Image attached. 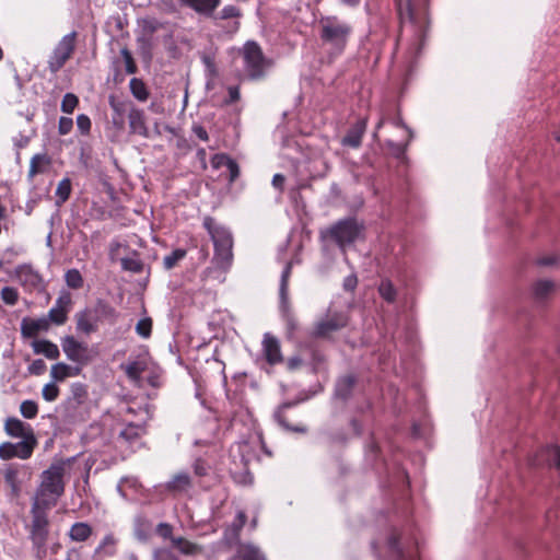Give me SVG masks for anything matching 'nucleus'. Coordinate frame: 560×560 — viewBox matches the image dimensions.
I'll return each instance as SVG.
<instances>
[{
	"instance_id": "obj_6",
	"label": "nucleus",
	"mask_w": 560,
	"mask_h": 560,
	"mask_svg": "<svg viewBox=\"0 0 560 560\" xmlns=\"http://www.w3.org/2000/svg\"><path fill=\"white\" fill-rule=\"evenodd\" d=\"M241 55L243 58L244 71L250 80H258L265 75L270 66L269 60L262 52L261 47L254 40L244 44Z\"/></svg>"
},
{
	"instance_id": "obj_1",
	"label": "nucleus",
	"mask_w": 560,
	"mask_h": 560,
	"mask_svg": "<svg viewBox=\"0 0 560 560\" xmlns=\"http://www.w3.org/2000/svg\"><path fill=\"white\" fill-rule=\"evenodd\" d=\"M397 9L401 28L404 30L409 24L413 34L412 43L408 50L409 54L417 58L425 43V38L429 31V15L428 10L423 8H417L411 0H394Z\"/></svg>"
},
{
	"instance_id": "obj_14",
	"label": "nucleus",
	"mask_w": 560,
	"mask_h": 560,
	"mask_svg": "<svg viewBox=\"0 0 560 560\" xmlns=\"http://www.w3.org/2000/svg\"><path fill=\"white\" fill-rule=\"evenodd\" d=\"M15 276L20 284L28 292H44L46 283L42 275L31 265H19L15 268Z\"/></svg>"
},
{
	"instance_id": "obj_15",
	"label": "nucleus",
	"mask_w": 560,
	"mask_h": 560,
	"mask_svg": "<svg viewBox=\"0 0 560 560\" xmlns=\"http://www.w3.org/2000/svg\"><path fill=\"white\" fill-rule=\"evenodd\" d=\"M292 270V262L289 261L285 264L281 278H280V285H279V296H280V303H281V312L283 315V318L287 323L288 328L293 331L296 328V320L294 316L291 314L289 310L288 304V285H289V279L291 276Z\"/></svg>"
},
{
	"instance_id": "obj_2",
	"label": "nucleus",
	"mask_w": 560,
	"mask_h": 560,
	"mask_svg": "<svg viewBox=\"0 0 560 560\" xmlns=\"http://www.w3.org/2000/svg\"><path fill=\"white\" fill-rule=\"evenodd\" d=\"M65 465L51 464L40 474V482L36 488L33 504L43 508H54L65 493Z\"/></svg>"
},
{
	"instance_id": "obj_10",
	"label": "nucleus",
	"mask_w": 560,
	"mask_h": 560,
	"mask_svg": "<svg viewBox=\"0 0 560 560\" xmlns=\"http://www.w3.org/2000/svg\"><path fill=\"white\" fill-rule=\"evenodd\" d=\"M242 10L233 4L224 5L219 12L210 16L213 25L224 35L233 36L241 27Z\"/></svg>"
},
{
	"instance_id": "obj_58",
	"label": "nucleus",
	"mask_w": 560,
	"mask_h": 560,
	"mask_svg": "<svg viewBox=\"0 0 560 560\" xmlns=\"http://www.w3.org/2000/svg\"><path fill=\"white\" fill-rule=\"evenodd\" d=\"M156 534L164 539L172 540V538H174L173 537V526L168 523L162 522L156 526Z\"/></svg>"
},
{
	"instance_id": "obj_31",
	"label": "nucleus",
	"mask_w": 560,
	"mask_h": 560,
	"mask_svg": "<svg viewBox=\"0 0 560 560\" xmlns=\"http://www.w3.org/2000/svg\"><path fill=\"white\" fill-rule=\"evenodd\" d=\"M50 164V159L47 154H35L30 162L28 178H33L37 174H43L47 171Z\"/></svg>"
},
{
	"instance_id": "obj_5",
	"label": "nucleus",
	"mask_w": 560,
	"mask_h": 560,
	"mask_svg": "<svg viewBox=\"0 0 560 560\" xmlns=\"http://www.w3.org/2000/svg\"><path fill=\"white\" fill-rule=\"evenodd\" d=\"M203 226L213 242V262L215 267L223 270L228 269L233 260L232 233L226 228L219 225L211 217L205 218Z\"/></svg>"
},
{
	"instance_id": "obj_29",
	"label": "nucleus",
	"mask_w": 560,
	"mask_h": 560,
	"mask_svg": "<svg viewBox=\"0 0 560 560\" xmlns=\"http://www.w3.org/2000/svg\"><path fill=\"white\" fill-rule=\"evenodd\" d=\"M238 560H267L261 550L253 544H241L236 551Z\"/></svg>"
},
{
	"instance_id": "obj_53",
	"label": "nucleus",
	"mask_w": 560,
	"mask_h": 560,
	"mask_svg": "<svg viewBox=\"0 0 560 560\" xmlns=\"http://www.w3.org/2000/svg\"><path fill=\"white\" fill-rule=\"evenodd\" d=\"M406 145L401 143H396L392 140L386 141V147L389 150L390 154L396 159H402L406 153Z\"/></svg>"
},
{
	"instance_id": "obj_22",
	"label": "nucleus",
	"mask_w": 560,
	"mask_h": 560,
	"mask_svg": "<svg viewBox=\"0 0 560 560\" xmlns=\"http://www.w3.org/2000/svg\"><path fill=\"white\" fill-rule=\"evenodd\" d=\"M4 431L8 435L12 438H19L22 440H26L28 435H35L32 427L22 420L11 417L8 418L4 423Z\"/></svg>"
},
{
	"instance_id": "obj_36",
	"label": "nucleus",
	"mask_w": 560,
	"mask_h": 560,
	"mask_svg": "<svg viewBox=\"0 0 560 560\" xmlns=\"http://www.w3.org/2000/svg\"><path fill=\"white\" fill-rule=\"evenodd\" d=\"M4 482L10 488L13 497H19L21 492V482L19 480V474L16 469L8 468L4 471Z\"/></svg>"
},
{
	"instance_id": "obj_35",
	"label": "nucleus",
	"mask_w": 560,
	"mask_h": 560,
	"mask_svg": "<svg viewBox=\"0 0 560 560\" xmlns=\"http://www.w3.org/2000/svg\"><path fill=\"white\" fill-rule=\"evenodd\" d=\"M129 89L135 98L145 102L149 97V91L141 79L132 78L129 82Z\"/></svg>"
},
{
	"instance_id": "obj_23",
	"label": "nucleus",
	"mask_w": 560,
	"mask_h": 560,
	"mask_svg": "<svg viewBox=\"0 0 560 560\" xmlns=\"http://www.w3.org/2000/svg\"><path fill=\"white\" fill-rule=\"evenodd\" d=\"M31 346L35 354H43L48 360H57L60 357L58 346L48 339H35Z\"/></svg>"
},
{
	"instance_id": "obj_64",
	"label": "nucleus",
	"mask_w": 560,
	"mask_h": 560,
	"mask_svg": "<svg viewBox=\"0 0 560 560\" xmlns=\"http://www.w3.org/2000/svg\"><path fill=\"white\" fill-rule=\"evenodd\" d=\"M160 560H178L174 555L164 549H158L154 551V559Z\"/></svg>"
},
{
	"instance_id": "obj_44",
	"label": "nucleus",
	"mask_w": 560,
	"mask_h": 560,
	"mask_svg": "<svg viewBox=\"0 0 560 560\" xmlns=\"http://www.w3.org/2000/svg\"><path fill=\"white\" fill-rule=\"evenodd\" d=\"M20 411L25 419H34L38 413V406L34 400H24L20 406Z\"/></svg>"
},
{
	"instance_id": "obj_27",
	"label": "nucleus",
	"mask_w": 560,
	"mask_h": 560,
	"mask_svg": "<svg viewBox=\"0 0 560 560\" xmlns=\"http://www.w3.org/2000/svg\"><path fill=\"white\" fill-rule=\"evenodd\" d=\"M80 368H72L63 362L54 364L50 369V376L55 382H62L68 377L80 374Z\"/></svg>"
},
{
	"instance_id": "obj_48",
	"label": "nucleus",
	"mask_w": 560,
	"mask_h": 560,
	"mask_svg": "<svg viewBox=\"0 0 560 560\" xmlns=\"http://www.w3.org/2000/svg\"><path fill=\"white\" fill-rule=\"evenodd\" d=\"M121 266L125 270L133 273H140L143 270V262L137 258H122Z\"/></svg>"
},
{
	"instance_id": "obj_56",
	"label": "nucleus",
	"mask_w": 560,
	"mask_h": 560,
	"mask_svg": "<svg viewBox=\"0 0 560 560\" xmlns=\"http://www.w3.org/2000/svg\"><path fill=\"white\" fill-rule=\"evenodd\" d=\"M192 468H194V474L197 477H205L208 475L210 466L203 459L198 458L195 460Z\"/></svg>"
},
{
	"instance_id": "obj_59",
	"label": "nucleus",
	"mask_w": 560,
	"mask_h": 560,
	"mask_svg": "<svg viewBox=\"0 0 560 560\" xmlns=\"http://www.w3.org/2000/svg\"><path fill=\"white\" fill-rule=\"evenodd\" d=\"M358 285V277L355 273H351L343 279V290L348 292H353Z\"/></svg>"
},
{
	"instance_id": "obj_45",
	"label": "nucleus",
	"mask_w": 560,
	"mask_h": 560,
	"mask_svg": "<svg viewBox=\"0 0 560 560\" xmlns=\"http://www.w3.org/2000/svg\"><path fill=\"white\" fill-rule=\"evenodd\" d=\"M1 300L7 305L13 306L19 301V291L13 287H4L1 290Z\"/></svg>"
},
{
	"instance_id": "obj_34",
	"label": "nucleus",
	"mask_w": 560,
	"mask_h": 560,
	"mask_svg": "<svg viewBox=\"0 0 560 560\" xmlns=\"http://www.w3.org/2000/svg\"><path fill=\"white\" fill-rule=\"evenodd\" d=\"M378 294L387 303L392 304L396 301L397 290L389 279H382L377 288Z\"/></svg>"
},
{
	"instance_id": "obj_57",
	"label": "nucleus",
	"mask_w": 560,
	"mask_h": 560,
	"mask_svg": "<svg viewBox=\"0 0 560 560\" xmlns=\"http://www.w3.org/2000/svg\"><path fill=\"white\" fill-rule=\"evenodd\" d=\"M225 167L229 172V179L231 183H233L240 176V166L235 160L229 158L228 162L225 163Z\"/></svg>"
},
{
	"instance_id": "obj_38",
	"label": "nucleus",
	"mask_w": 560,
	"mask_h": 560,
	"mask_svg": "<svg viewBox=\"0 0 560 560\" xmlns=\"http://www.w3.org/2000/svg\"><path fill=\"white\" fill-rule=\"evenodd\" d=\"M172 544L179 549L183 555H195L200 551V547L183 537L172 538Z\"/></svg>"
},
{
	"instance_id": "obj_62",
	"label": "nucleus",
	"mask_w": 560,
	"mask_h": 560,
	"mask_svg": "<svg viewBox=\"0 0 560 560\" xmlns=\"http://www.w3.org/2000/svg\"><path fill=\"white\" fill-rule=\"evenodd\" d=\"M192 133L200 140L207 141L209 139L208 132L205 127L201 125L195 124L192 125Z\"/></svg>"
},
{
	"instance_id": "obj_16",
	"label": "nucleus",
	"mask_w": 560,
	"mask_h": 560,
	"mask_svg": "<svg viewBox=\"0 0 560 560\" xmlns=\"http://www.w3.org/2000/svg\"><path fill=\"white\" fill-rule=\"evenodd\" d=\"M348 324V318L343 314H334L315 326L314 336L318 338L328 337L331 332L337 331Z\"/></svg>"
},
{
	"instance_id": "obj_43",
	"label": "nucleus",
	"mask_w": 560,
	"mask_h": 560,
	"mask_svg": "<svg viewBox=\"0 0 560 560\" xmlns=\"http://www.w3.org/2000/svg\"><path fill=\"white\" fill-rule=\"evenodd\" d=\"M78 104H79L78 96L73 93H67L63 95V98L61 101V105H60L61 112H63L65 114H72L73 110L75 109V107L78 106Z\"/></svg>"
},
{
	"instance_id": "obj_37",
	"label": "nucleus",
	"mask_w": 560,
	"mask_h": 560,
	"mask_svg": "<svg viewBox=\"0 0 560 560\" xmlns=\"http://www.w3.org/2000/svg\"><path fill=\"white\" fill-rule=\"evenodd\" d=\"M71 190L72 186L70 178L66 177L61 179L56 189V203L59 206L65 203L69 199Z\"/></svg>"
},
{
	"instance_id": "obj_13",
	"label": "nucleus",
	"mask_w": 560,
	"mask_h": 560,
	"mask_svg": "<svg viewBox=\"0 0 560 560\" xmlns=\"http://www.w3.org/2000/svg\"><path fill=\"white\" fill-rule=\"evenodd\" d=\"M73 301L69 291L62 290L55 301L54 306L48 311L46 318L56 326L65 325L69 313L72 310Z\"/></svg>"
},
{
	"instance_id": "obj_42",
	"label": "nucleus",
	"mask_w": 560,
	"mask_h": 560,
	"mask_svg": "<svg viewBox=\"0 0 560 560\" xmlns=\"http://www.w3.org/2000/svg\"><path fill=\"white\" fill-rule=\"evenodd\" d=\"M150 523L143 518L138 517L135 523V535L139 540L145 541L149 538Z\"/></svg>"
},
{
	"instance_id": "obj_32",
	"label": "nucleus",
	"mask_w": 560,
	"mask_h": 560,
	"mask_svg": "<svg viewBox=\"0 0 560 560\" xmlns=\"http://www.w3.org/2000/svg\"><path fill=\"white\" fill-rule=\"evenodd\" d=\"M555 289V283L551 280H538L533 285V295L535 301L544 302Z\"/></svg>"
},
{
	"instance_id": "obj_11",
	"label": "nucleus",
	"mask_w": 560,
	"mask_h": 560,
	"mask_svg": "<svg viewBox=\"0 0 560 560\" xmlns=\"http://www.w3.org/2000/svg\"><path fill=\"white\" fill-rule=\"evenodd\" d=\"M61 348L67 359L78 365H86L92 361L89 345L77 340L71 335H66L60 339Z\"/></svg>"
},
{
	"instance_id": "obj_50",
	"label": "nucleus",
	"mask_w": 560,
	"mask_h": 560,
	"mask_svg": "<svg viewBox=\"0 0 560 560\" xmlns=\"http://www.w3.org/2000/svg\"><path fill=\"white\" fill-rule=\"evenodd\" d=\"M275 419H276V421L282 428H284L288 431L300 432V433H305L306 432V428L305 427H292V425H290L281 410H278L277 412H275Z\"/></svg>"
},
{
	"instance_id": "obj_26",
	"label": "nucleus",
	"mask_w": 560,
	"mask_h": 560,
	"mask_svg": "<svg viewBox=\"0 0 560 560\" xmlns=\"http://www.w3.org/2000/svg\"><path fill=\"white\" fill-rule=\"evenodd\" d=\"M355 382L357 380L353 375H346L340 377L335 386V396L341 400L349 399Z\"/></svg>"
},
{
	"instance_id": "obj_20",
	"label": "nucleus",
	"mask_w": 560,
	"mask_h": 560,
	"mask_svg": "<svg viewBox=\"0 0 560 560\" xmlns=\"http://www.w3.org/2000/svg\"><path fill=\"white\" fill-rule=\"evenodd\" d=\"M182 7L189 8L199 15L210 19L221 4V0H177Z\"/></svg>"
},
{
	"instance_id": "obj_52",
	"label": "nucleus",
	"mask_w": 560,
	"mask_h": 560,
	"mask_svg": "<svg viewBox=\"0 0 560 560\" xmlns=\"http://www.w3.org/2000/svg\"><path fill=\"white\" fill-rule=\"evenodd\" d=\"M77 127H78V130L82 135H84V136L89 135L91 131V127H92L90 117L85 114L78 115L77 116Z\"/></svg>"
},
{
	"instance_id": "obj_17",
	"label": "nucleus",
	"mask_w": 560,
	"mask_h": 560,
	"mask_svg": "<svg viewBox=\"0 0 560 560\" xmlns=\"http://www.w3.org/2000/svg\"><path fill=\"white\" fill-rule=\"evenodd\" d=\"M129 132L143 138L150 137L143 109L132 106L128 112Z\"/></svg>"
},
{
	"instance_id": "obj_19",
	"label": "nucleus",
	"mask_w": 560,
	"mask_h": 560,
	"mask_svg": "<svg viewBox=\"0 0 560 560\" xmlns=\"http://www.w3.org/2000/svg\"><path fill=\"white\" fill-rule=\"evenodd\" d=\"M368 126V119L361 118L353 124L345 137L341 139V144L343 147H349L352 149H358L362 143V137L365 133Z\"/></svg>"
},
{
	"instance_id": "obj_9",
	"label": "nucleus",
	"mask_w": 560,
	"mask_h": 560,
	"mask_svg": "<svg viewBox=\"0 0 560 560\" xmlns=\"http://www.w3.org/2000/svg\"><path fill=\"white\" fill-rule=\"evenodd\" d=\"M50 508H43L37 504L31 506L32 524L30 530V538L33 546L42 550L46 546V541L49 534V520L47 512Z\"/></svg>"
},
{
	"instance_id": "obj_8",
	"label": "nucleus",
	"mask_w": 560,
	"mask_h": 560,
	"mask_svg": "<svg viewBox=\"0 0 560 560\" xmlns=\"http://www.w3.org/2000/svg\"><path fill=\"white\" fill-rule=\"evenodd\" d=\"M78 33L72 31L56 44L47 60V68L51 74H57L72 57L77 47Z\"/></svg>"
},
{
	"instance_id": "obj_46",
	"label": "nucleus",
	"mask_w": 560,
	"mask_h": 560,
	"mask_svg": "<svg viewBox=\"0 0 560 560\" xmlns=\"http://www.w3.org/2000/svg\"><path fill=\"white\" fill-rule=\"evenodd\" d=\"M136 332L142 338H149L152 332V319L150 317L141 318L136 325Z\"/></svg>"
},
{
	"instance_id": "obj_39",
	"label": "nucleus",
	"mask_w": 560,
	"mask_h": 560,
	"mask_svg": "<svg viewBox=\"0 0 560 560\" xmlns=\"http://www.w3.org/2000/svg\"><path fill=\"white\" fill-rule=\"evenodd\" d=\"M187 255V250L184 248H176L163 258V267L166 270L173 269L178 261L184 259Z\"/></svg>"
},
{
	"instance_id": "obj_55",
	"label": "nucleus",
	"mask_w": 560,
	"mask_h": 560,
	"mask_svg": "<svg viewBox=\"0 0 560 560\" xmlns=\"http://www.w3.org/2000/svg\"><path fill=\"white\" fill-rule=\"evenodd\" d=\"M46 363L42 359L34 360L27 368L28 373L32 375H42L46 372Z\"/></svg>"
},
{
	"instance_id": "obj_40",
	"label": "nucleus",
	"mask_w": 560,
	"mask_h": 560,
	"mask_svg": "<svg viewBox=\"0 0 560 560\" xmlns=\"http://www.w3.org/2000/svg\"><path fill=\"white\" fill-rule=\"evenodd\" d=\"M65 281L66 284L73 290L81 289L84 283L81 272L75 268L66 271Z\"/></svg>"
},
{
	"instance_id": "obj_61",
	"label": "nucleus",
	"mask_w": 560,
	"mask_h": 560,
	"mask_svg": "<svg viewBox=\"0 0 560 560\" xmlns=\"http://www.w3.org/2000/svg\"><path fill=\"white\" fill-rule=\"evenodd\" d=\"M245 523H246V515L244 512L240 511L236 515V521L232 525L235 535H238L240 530L243 528Z\"/></svg>"
},
{
	"instance_id": "obj_54",
	"label": "nucleus",
	"mask_w": 560,
	"mask_h": 560,
	"mask_svg": "<svg viewBox=\"0 0 560 560\" xmlns=\"http://www.w3.org/2000/svg\"><path fill=\"white\" fill-rule=\"evenodd\" d=\"M73 128V120L70 117L61 116L58 121V133L60 136H66L70 133Z\"/></svg>"
},
{
	"instance_id": "obj_60",
	"label": "nucleus",
	"mask_w": 560,
	"mask_h": 560,
	"mask_svg": "<svg viewBox=\"0 0 560 560\" xmlns=\"http://www.w3.org/2000/svg\"><path fill=\"white\" fill-rule=\"evenodd\" d=\"M229 158L230 156L224 153L214 154L211 159V164L213 168H220L225 166V163L228 162Z\"/></svg>"
},
{
	"instance_id": "obj_41",
	"label": "nucleus",
	"mask_w": 560,
	"mask_h": 560,
	"mask_svg": "<svg viewBox=\"0 0 560 560\" xmlns=\"http://www.w3.org/2000/svg\"><path fill=\"white\" fill-rule=\"evenodd\" d=\"M125 373L129 380L138 382L144 371L143 365L138 361H132L124 366Z\"/></svg>"
},
{
	"instance_id": "obj_30",
	"label": "nucleus",
	"mask_w": 560,
	"mask_h": 560,
	"mask_svg": "<svg viewBox=\"0 0 560 560\" xmlns=\"http://www.w3.org/2000/svg\"><path fill=\"white\" fill-rule=\"evenodd\" d=\"M92 527L85 522L74 523L69 530V537L72 541L83 542L86 541L92 535Z\"/></svg>"
},
{
	"instance_id": "obj_47",
	"label": "nucleus",
	"mask_w": 560,
	"mask_h": 560,
	"mask_svg": "<svg viewBox=\"0 0 560 560\" xmlns=\"http://www.w3.org/2000/svg\"><path fill=\"white\" fill-rule=\"evenodd\" d=\"M117 544V539L113 534H107L102 539L101 544L96 548V552H101L102 550H106V548H110L106 551L107 555L113 556L115 553V546Z\"/></svg>"
},
{
	"instance_id": "obj_25",
	"label": "nucleus",
	"mask_w": 560,
	"mask_h": 560,
	"mask_svg": "<svg viewBox=\"0 0 560 560\" xmlns=\"http://www.w3.org/2000/svg\"><path fill=\"white\" fill-rule=\"evenodd\" d=\"M389 555L395 560H420L418 555L413 551L406 552L399 542V538L396 535H392L387 541Z\"/></svg>"
},
{
	"instance_id": "obj_63",
	"label": "nucleus",
	"mask_w": 560,
	"mask_h": 560,
	"mask_svg": "<svg viewBox=\"0 0 560 560\" xmlns=\"http://www.w3.org/2000/svg\"><path fill=\"white\" fill-rule=\"evenodd\" d=\"M110 107L113 109V115L124 116L125 113V103L122 102H115L114 97H110L109 100Z\"/></svg>"
},
{
	"instance_id": "obj_24",
	"label": "nucleus",
	"mask_w": 560,
	"mask_h": 560,
	"mask_svg": "<svg viewBox=\"0 0 560 560\" xmlns=\"http://www.w3.org/2000/svg\"><path fill=\"white\" fill-rule=\"evenodd\" d=\"M192 486L190 476L180 471L172 477L171 480L166 482V490L173 493H183L188 491Z\"/></svg>"
},
{
	"instance_id": "obj_33",
	"label": "nucleus",
	"mask_w": 560,
	"mask_h": 560,
	"mask_svg": "<svg viewBox=\"0 0 560 560\" xmlns=\"http://www.w3.org/2000/svg\"><path fill=\"white\" fill-rule=\"evenodd\" d=\"M540 459L549 467L560 468V448L557 445H548L540 452Z\"/></svg>"
},
{
	"instance_id": "obj_18",
	"label": "nucleus",
	"mask_w": 560,
	"mask_h": 560,
	"mask_svg": "<svg viewBox=\"0 0 560 560\" xmlns=\"http://www.w3.org/2000/svg\"><path fill=\"white\" fill-rule=\"evenodd\" d=\"M262 352L266 361L271 364H279L283 361L279 340L269 332L264 335Z\"/></svg>"
},
{
	"instance_id": "obj_12",
	"label": "nucleus",
	"mask_w": 560,
	"mask_h": 560,
	"mask_svg": "<svg viewBox=\"0 0 560 560\" xmlns=\"http://www.w3.org/2000/svg\"><path fill=\"white\" fill-rule=\"evenodd\" d=\"M37 445L35 435H28L26 440L18 443L4 442L0 444V458L9 460L12 458L27 459L32 456L34 448Z\"/></svg>"
},
{
	"instance_id": "obj_7",
	"label": "nucleus",
	"mask_w": 560,
	"mask_h": 560,
	"mask_svg": "<svg viewBox=\"0 0 560 560\" xmlns=\"http://www.w3.org/2000/svg\"><path fill=\"white\" fill-rule=\"evenodd\" d=\"M363 229V224L355 218H346L329 228L328 236L345 250L346 246L353 244L360 237Z\"/></svg>"
},
{
	"instance_id": "obj_28",
	"label": "nucleus",
	"mask_w": 560,
	"mask_h": 560,
	"mask_svg": "<svg viewBox=\"0 0 560 560\" xmlns=\"http://www.w3.org/2000/svg\"><path fill=\"white\" fill-rule=\"evenodd\" d=\"M144 427L135 423H128L120 430L118 438L124 440L127 444L133 445L140 440L144 433Z\"/></svg>"
},
{
	"instance_id": "obj_51",
	"label": "nucleus",
	"mask_w": 560,
	"mask_h": 560,
	"mask_svg": "<svg viewBox=\"0 0 560 560\" xmlns=\"http://www.w3.org/2000/svg\"><path fill=\"white\" fill-rule=\"evenodd\" d=\"M43 398L46 401H55L59 395V388L55 383L46 384L42 390Z\"/></svg>"
},
{
	"instance_id": "obj_3",
	"label": "nucleus",
	"mask_w": 560,
	"mask_h": 560,
	"mask_svg": "<svg viewBox=\"0 0 560 560\" xmlns=\"http://www.w3.org/2000/svg\"><path fill=\"white\" fill-rule=\"evenodd\" d=\"M119 312L104 300H97L93 307H84L74 314L75 330L79 335L90 336L100 328V323L115 325Z\"/></svg>"
},
{
	"instance_id": "obj_49",
	"label": "nucleus",
	"mask_w": 560,
	"mask_h": 560,
	"mask_svg": "<svg viewBox=\"0 0 560 560\" xmlns=\"http://www.w3.org/2000/svg\"><path fill=\"white\" fill-rule=\"evenodd\" d=\"M120 55L124 59V62H125V70L128 74H133L137 72L138 68H137V65L133 60V57L131 55V52L127 49V48H122L120 50Z\"/></svg>"
},
{
	"instance_id": "obj_21",
	"label": "nucleus",
	"mask_w": 560,
	"mask_h": 560,
	"mask_svg": "<svg viewBox=\"0 0 560 560\" xmlns=\"http://www.w3.org/2000/svg\"><path fill=\"white\" fill-rule=\"evenodd\" d=\"M50 327L49 319L46 316L39 318L25 317L21 322V335L24 338H33L39 331H47Z\"/></svg>"
},
{
	"instance_id": "obj_4",
	"label": "nucleus",
	"mask_w": 560,
	"mask_h": 560,
	"mask_svg": "<svg viewBox=\"0 0 560 560\" xmlns=\"http://www.w3.org/2000/svg\"><path fill=\"white\" fill-rule=\"evenodd\" d=\"M319 38L328 46L331 55H341L352 35L350 23L340 20L337 15L323 16L319 20Z\"/></svg>"
}]
</instances>
